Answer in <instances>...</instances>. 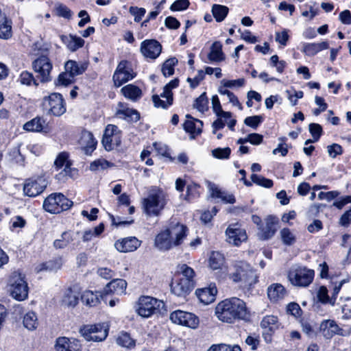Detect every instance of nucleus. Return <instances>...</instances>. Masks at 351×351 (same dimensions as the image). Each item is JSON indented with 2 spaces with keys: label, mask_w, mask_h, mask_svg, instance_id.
Wrapping results in <instances>:
<instances>
[{
  "label": "nucleus",
  "mask_w": 351,
  "mask_h": 351,
  "mask_svg": "<svg viewBox=\"0 0 351 351\" xmlns=\"http://www.w3.org/2000/svg\"><path fill=\"white\" fill-rule=\"evenodd\" d=\"M215 315L219 321L227 324L247 320L250 317L245 302L236 297L219 302L215 306Z\"/></svg>",
  "instance_id": "f257e3e1"
},
{
  "label": "nucleus",
  "mask_w": 351,
  "mask_h": 351,
  "mask_svg": "<svg viewBox=\"0 0 351 351\" xmlns=\"http://www.w3.org/2000/svg\"><path fill=\"white\" fill-rule=\"evenodd\" d=\"M229 278L234 282H241L243 287H248L257 282V276L251 266L245 262H239L234 265V271Z\"/></svg>",
  "instance_id": "f03ea898"
},
{
  "label": "nucleus",
  "mask_w": 351,
  "mask_h": 351,
  "mask_svg": "<svg viewBox=\"0 0 351 351\" xmlns=\"http://www.w3.org/2000/svg\"><path fill=\"white\" fill-rule=\"evenodd\" d=\"M166 204L165 196L162 191L152 190L142 202L144 213L148 216H158Z\"/></svg>",
  "instance_id": "7ed1b4c3"
},
{
  "label": "nucleus",
  "mask_w": 351,
  "mask_h": 351,
  "mask_svg": "<svg viewBox=\"0 0 351 351\" xmlns=\"http://www.w3.org/2000/svg\"><path fill=\"white\" fill-rule=\"evenodd\" d=\"M8 291L18 301H23L28 297V285L25 276L18 271L13 272L8 280Z\"/></svg>",
  "instance_id": "20e7f679"
},
{
  "label": "nucleus",
  "mask_w": 351,
  "mask_h": 351,
  "mask_svg": "<svg viewBox=\"0 0 351 351\" xmlns=\"http://www.w3.org/2000/svg\"><path fill=\"white\" fill-rule=\"evenodd\" d=\"M164 306L162 300L147 295L141 296L135 305V311L138 315L143 318H149L159 312Z\"/></svg>",
  "instance_id": "39448f33"
},
{
  "label": "nucleus",
  "mask_w": 351,
  "mask_h": 351,
  "mask_svg": "<svg viewBox=\"0 0 351 351\" xmlns=\"http://www.w3.org/2000/svg\"><path fill=\"white\" fill-rule=\"evenodd\" d=\"M314 270L306 267H292L288 274L290 282L295 287H306L312 282L314 278Z\"/></svg>",
  "instance_id": "423d86ee"
},
{
  "label": "nucleus",
  "mask_w": 351,
  "mask_h": 351,
  "mask_svg": "<svg viewBox=\"0 0 351 351\" xmlns=\"http://www.w3.org/2000/svg\"><path fill=\"white\" fill-rule=\"evenodd\" d=\"M73 202L62 193H53L49 195L44 201L43 207L49 213H60L69 209Z\"/></svg>",
  "instance_id": "0eeeda50"
},
{
  "label": "nucleus",
  "mask_w": 351,
  "mask_h": 351,
  "mask_svg": "<svg viewBox=\"0 0 351 351\" xmlns=\"http://www.w3.org/2000/svg\"><path fill=\"white\" fill-rule=\"evenodd\" d=\"M136 76L131 63L126 60L121 61L113 74L112 80L116 87H120L123 84L132 80Z\"/></svg>",
  "instance_id": "6e6552de"
},
{
  "label": "nucleus",
  "mask_w": 351,
  "mask_h": 351,
  "mask_svg": "<svg viewBox=\"0 0 351 351\" xmlns=\"http://www.w3.org/2000/svg\"><path fill=\"white\" fill-rule=\"evenodd\" d=\"M32 68L37 74L36 77L43 83L51 81V71L53 66L49 58L42 56L32 62Z\"/></svg>",
  "instance_id": "1a4fd4ad"
},
{
  "label": "nucleus",
  "mask_w": 351,
  "mask_h": 351,
  "mask_svg": "<svg viewBox=\"0 0 351 351\" xmlns=\"http://www.w3.org/2000/svg\"><path fill=\"white\" fill-rule=\"evenodd\" d=\"M43 106L54 116H61L66 112L65 102L59 93H52L44 98Z\"/></svg>",
  "instance_id": "9d476101"
},
{
  "label": "nucleus",
  "mask_w": 351,
  "mask_h": 351,
  "mask_svg": "<svg viewBox=\"0 0 351 351\" xmlns=\"http://www.w3.org/2000/svg\"><path fill=\"white\" fill-rule=\"evenodd\" d=\"M80 334L87 341H101L108 335V329L103 324L84 326L80 330Z\"/></svg>",
  "instance_id": "9b49d317"
},
{
  "label": "nucleus",
  "mask_w": 351,
  "mask_h": 351,
  "mask_svg": "<svg viewBox=\"0 0 351 351\" xmlns=\"http://www.w3.org/2000/svg\"><path fill=\"white\" fill-rule=\"evenodd\" d=\"M121 141V132L117 126L112 124L108 125L101 141L105 149L107 151L114 149L120 145Z\"/></svg>",
  "instance_id": "f8f14e48"
},
{
  "label": "nucleus",
  "mask_w": 351,
  "mask_h": 351,
  "mask_svg": "<svg viewBox=\"0 0 351 351\" xmlns=\"http://www.w3.org/2000/svg\"><path fill=\"white\" fill-rule=\"evenodd\" d=\"M172 322L191 328H196L199 325V319L194 314L180 310L172 312L169 317Z\"/></svg>",
  "instance_id": "ddd939ff"
},
{
  "label": "nucleus",
  "mask_w": 351,
  "mask_h": 351,
  "mask_svg": "<svg viewBox=\"0 0 351 351\" xmlns=\"http://www.w3.org/2000/svg\"><path fill=\"white\" fill-rule=\"evenodd\" d=\"M280 323L278 318L274 315H266L261 322V327L263 329V337L267 343L272 341V336L280 328Z\"/></svg>",
  "instance_id": "4468645a"
},
{
  "label": "nucleus",
  "mask_w": 351,
  "mask_h": 351,
  "mask_svg": "<svg viewBox=\"0 0 351 351\" xmlns=\"http://www.w3.org/2000/svg\"><path fill=\"white\" fill-rule=\"evenodd\" d=\"M166 230L169 233L175 247L182 243L188 232L187 227L175 219L170 221Z\"/></svg>",
  "instance_id": "2eb2a0df"
},
{
  "label": "nucleus",
  "mask_w": 351,
  "mask_h": 351,
  "mask_svg": "<svg viewBox=\"0 0 351 351\" xmlns=\"http://www.w3.org/2000/svg\"><path fill=\"white\" fill-rule=\"evenodd\" d=\"M47 186V181L44 177L30 178L25 180L23 191L27 196L36 197L43 193Z\"/></svg>",
  "instance_id": "dca6fc26"
},
{
  "label": "nucleus",
  "mask_w": 351,
  "mask_h": 351,
  "mask_svg": "<svg viewBox=\"0 0 351 351\" xmlns=\"http://www.w3.org/2000/svg\"><path fill=\"white\" fill-rule=\"evenodd\" d=\"M227 241L234 245L238 246L247 240L245 230L238 223L229 225L226 230Z\"/></svg>",
  "instance_id": "f3484780"
},
{
  "label": "nucleus",
  "mask_w": 351,
  "mask_h": 351,
  "mask_svg": "<svg viewBox=\"0 0 351 351\" xmlns=\"http://www.w3.org/2000/svg\"><path fill=\"white\" fill-rule=\"evenodd\" d=\"M195 287V284L191 282L189 280H183L176 276L171 282V292L181 298H185L189 295Z\"/></svg>",
  "instance_id": "a211bd4d"
},
{
  "label": "nucleus",
  "mask_w": 351,
  "mask_h": 351,
  "mask_svg": "<svg viewBox=\"0 0 351 351\" xmlns=\"http://www.w3.org/2000/svg\"><path fill=\"white\" fill-rule=\"evenodd\" d=\"M162 46L156 40H145L141 43L142 54L151 59H156L161 53Z\"/></svg>",
  "instance_id": "6ab92c4d"
},
{
  "label": "nucleus",
  "mask_w": 351,
  "mask_h": 351,
  "mask_svg": "<svg viewBox=\"0 0 351 351\" xmlns=\"http://www.w3.org/2000/svg\"><path fill=\"white\" fill-rule=\"evenodd\" d=\"M81 348L77 339L65 337H58L55 345L56 351H81Z\"/></svg>",
  "instance_id": "aec40b11"
},
{
  "label": "nucleus",
  "mask_w": 351,
  "mask_h": 351,
  "mask_svg": "<svg viewBox=\"0 0 351 351\" xmlns=\"http://www.w3.org/2000/svg\"><path fill=\"white\" fill-rule=\"evenodd\" d=\"M319 331L326 339H331L335 335H340L342 329L332 319H325L319 325Z\"/></svg>",
  "instance_id": "412c9836"
},
{
  "label": "nucleus",
  "mask_w": 351,
  "mask_h": 351,
  "mask_svg": "<svg viewBox=\"0 0 351 351\" xmlns=\"http://www.w3.org/2000/svg\"><path fill=\"white\" fill-rule=\"evenodd\" d=\"M141 245V241L134 237H130L118 240L114 243L115 248L120 252L135 251Z\"/></svg>",
  "instance_id": "4be33fe9"
},
{
  "label": "nucleus",
  "mask_w": 351,
  "mask_h": 351,
  "mask_svg": "<svg viewBox=\"0 0 351 351\" xmlns=\"http://www.w3.org/2000/svg\"><path fill=\"white\" fill-rule=\"evenodd\" d=\"M276 230V219L268 216L265 219V226L262 225L258 228V236L263 240L269 239L274 235Z\"/></svg>",
  "instance_id": "5701e85b"
},
{
  "label": "nucleus",
  "mask_w": 351,
  "mask_h": 351,
  "mask_svg": "<svg viewBox=\"0 0 351 351\" xmlns=\"http://www.w3.org/2000/svg\"><path fill=\"white\" fill-rule=\"evenodd\" d=\"M116 114L119 117L131 122H136L140 119V114L137 110L127 107L125 104L121 102L118 104Z\"/></svg>",
  "instance_id": "b1692460"
},
{
  "label": "nucleus",
  "mask_w": 351,
  "mask_h": 351,
  "mask_svg": "<svg viewBox=\"0 0 351 351\" xmlns=\"http://www.w3.org/2000/svg\"><path fill=\"white\" fill-rule=\"evenodd\" d=\"M217 290L215 286H210L195 291V295L200 302L204 304H209L215 300Z\"/></svg>",
  "instance_id": "393cba45"
},
{
  "label": "nucleus",
  "mask_w": 351,
  "mask_h": 351,
  "mask_svg": "<svg viewBox=\"0 0 351 351\" xmlns=\"http://www.w3.org/2000/svg\"><path fill=\"white\" fill-rule=\"evenodd\" d=\"M79 143L86 154H90L96 148L97 141L88 131L82 132Z\"/></svg>",
  "instance_id": "a878e982"
},
{
  "label": "nucleus",
  "mask_w": 351,
  "mask_h": 351,
  "mask_svg": "<svg viewBox=\"0 0 351 351\" xmlns=\"http://www.w3.org/2000/svg\"><path fill=\"white\" fill-rule=\"evenodd\" d=\"M154 245L160 250H169L175 247L166 229L156 235Z\"/></svg>",
  "instance_id": "bb28decb"
},
{
  "label": "nucleus",
  "mask_w": 351,
  "mask_h": 351,
  "mask_svg": "<svg viewBox=\"0 0 351 351\" xmlns=\"http://www.w3.org/2000/svg\"><path fill=\"white\" fill-rule=\"evenodd\" d=\"M186 120L183 124L184 130L190 133L193 138L202 132L203 123L199 119H193L191 115L186 114Z\"/></svg>",
  "instance_id": "cd10ccee"
},
{
  "label": "nucleus",
  "mask_w": 351,
  "mask_h": 351,
  "mask_svg": "<svg viewBox=\"0 0 351 351\" xmlns=\"http://www.w3.org/2000/svg\"><path fill=\"white\" fill-rule=\"evenodd\" d=\"M88 62L86 61L76 62L75 60H68L64 64L65 71L71 73L74 77L82 75L87 69Z\"/></svg>",
  "instance_id": "c85d7f7f"
},
{
  "label": "nucleus",
  "mask_w": 351,
  "mask_h": 351,
  "mask_svg": "<svg viewBox=\"0 0 351 351\" xmlns=\"http://www.w3.org/2000/svg\"><path fill=\"white\" fill-rule=\"evenodd\" d=\"M267 295L272 302H278L282 300L287 295L285 287L279 283H274L267 288Z\"/></svg>",
  "instance_id": "c756f323"
},
{
  "label": "nucleus",
  "mask_w": 351,
  "mask_h": 351,
  "mask_svg": "<svg viewBox=\"0 0 351 351\" xmlns=\"http://www.w3.org/2000/svg\"><path fill=\"white\" fill-rule=\"evenodd\" d=\"M79 293L71 288L67 289L61 300V305L67 308H74L78 303Z\"/></svg>",
  "instance_id": "7c9ffc66"
},
{
  "label": "nucleus",
  "mask_w": 351,
  "mask_h": 351,
  "mask_svg": "<svg viewBox=\"0 0 351 351\" xmlns=\"http://www.w3.org/2000/svg\"><path fill=\"white\" fill-rule=\"evenodd\" d=\"M121 94L132 101H136L142 97L141 89L136 85L130 84L124 86L121 89Z\"/></svg>",
  "instance_id": "2f4dec72"
},
{
  "label": "nucleus",
  "mask_w": 351,
  "mask_h": 351,
  "mask_svg": "<svg viewBox=\"0 0 351 351\" xmlns=\"http://www.w3.org/2000/svg\"><path fill=\"white\" fill-rule=\"evenodd\" d=\"M12 36V21L0 10V38L8 40Z\"/></svg>",
  "instance_id": "473e14b6"
},
{
  "label": "nucleus",
  "mask_w": 351,
  "mask_h": 351,
  "mask_svg": "<svg viewBox=\"0 0 351 351\" xmlns=\"http://www.w3.org/2000/svg\"><path fill=\"white\" fill-rule=\"evenodd\" d=\"M79 232L74 233L71 231H65L62 233L60 238L53 241V247L57 249H64L71 243L75 239V235Z\"/></svg>",
  "instance_id": "72a5a7b5"
},
{
  "label": "nucleus",
  "mask_w": 351,
  "mask_h": 351,
  "mask_svg": "<svg viewBox=\"0 0 351 351\" xmlns=\"http://www.w3.org/2000/svg\"><path fill=\"white\" fill-rule=\"evenodd\" d=\"M56 168H62L64 169L57 176L58 179L68 175V173L71 171L69 162L68 161V154L65 152L60 154L56 158L54 162Z\"/></svg>",
  "instance_id": "f704fd0d"
},
{
  "label": "nucleus",
  "mask_w": 351,
  "mask_h": 351,
  "mask_svg": "<svg viewBox=\"0 0 351 351\" xmlns=\"http://www.w3.org/2000/svg\"><path fill=\"white\" fill-rule=\"evenodd\" d=\"M329 47L328 42L324 41L319 43H304L302 51L308 56H315L322 50Z\"/></svg>",
  "instance_id": "c9c22d12"
},
{
  "label": "nucleus",
  "mask_w": 351,
  "mask_h": 351,
  "mask_svg": "<svg viewBox=\"0 0 351 351\" xmlns=\"http://www.w3.org/2000/svg\"><path fill=\"white\" fill-rule=\"evenodd\" d=\"M61 39L71 51L77 50L84 45V40L82 38L72 35L62 36Z\"/></svg>",
  "instance_id": "e433bc0d"
},
{
  "label": "nucleus",
  "mask_w": 351,
  "mask_h": 351,
  "mask_svg": "<svg viewBox=\"0 0 351 351\" xmlns=\"http://www.w3.org/2000/svg\"><path fill=\"white\" fill-rule=\"evenodd\" d=\"M101 296L100 292L96 291L94 293L92 291L86 290L82 293L81 300L87 306H95L99 303Z\"/></svg>",
  "instance_id": "4c0bfd02"
},
{
  "label": "nucleus",
  "mask_w": 351,
  "mask_h": 351,
  "mask_svg": "<svg viewBox=\"0 0 351 351\" xmlns=\"http://www.w3.org/2000/svg\"><path fill=\"white\" fill-rule=\"evenodd\" d=\"M208 58L211 62H221L225 60V55L222 51V45L219 41L213 43Z\"/></svg>",
  "instance_id": "58836bf2"
},
{
  "label": "nucleus",
  "mask_w": 351,
  "mask_h": 351,
  "mask_svg": "<svg viewBox=\"0 0 351 351\" xmlns=\"http://www.w3.org/2000/svg\"><path fill=\"white\" fill-rule=\"evenodd\" d=\"M23 324L28 330H35L39 325L36 313L34 311L26 313L23 318Z\"/></svg>",
  "instance_id": "ea45409f"
},
{
  "label": "nucleus",
  "mask_w": 351,
  "mask_h": 351,
  "mask_svg": "<svg viewBox=\"0 0 351 351\" xmlns=\"http://www.w3.org/2000/svg\"><path fill=\"white\" fill-rule=\"evenodd\" d=\"M23 128L29 132H46L45 121L40 117H36L25 123Z\"/></svg>",
  "instance_id": "a19ab883"
},
{
  "label": "nucleus",
  "mask_w": 351,
  "mask_h": 351,
  "mask_svg": "<svg viewBox=\"0 0 351 351\" xmlns=\"http://www.w3.org/2000/svg\"><path fill=\"white\" fill-rule=\"evenodd\" d=\"M213 110L217 117H223L225 120L231 118L232 114L230 112H225L222 110L219 99L217 95H213L211 99Z\"/></svg>",
  "instance_id": "79ce46f5"
},
{
  "label": "nucleus",
  "mask_w": 351,
  "mask_h": 351,
  "mask_svg": "<svg viewBox=\"0 0 351 351\" xmlns=\"http://www.w3.org/2000/svg\"><path fill=\"white\" fill-rule=\"evenodd\" d=\"M209 266L213 269H220L224 263V257L222 254L219 252H211L209 260Z\"/></svg>",
  "instance_id": "37998d69"
},
{
  "label": "nucleus",
  "mask_w": 351,
  "mask_h": 351,
  "mask_svg": "<svg viewBox=\"0 0 351 351\" xmlns=\"http://www.w3.org/2000/svg\"><path fill=\"white\" fill-rule=\"evenodd\" d=\"M178 275H182L181 278L183 280H189L191 282L195 284V271L193 268L189 267L186 264H182L178 265Z\"/></svg>",
  "instance_id": "c03bdc74"
},
{
  "label": "nucleus",
  "mask_w": 351,
  "mask_h": 351,
  "mask_svg": "<svg viewBox=\"0 0 351 351\" xmlns=\"http://www.w3.org/2000/svg\"><path fill=\"white\" fill-rule=\"evenodd\" d=\"M126 287L127 282L125 280L123 279H116L112 280L107 285L104 291L107 293L108 290L109 289L110 291H112V288L114 291H115L117 293H121L125 291Z\"/></svg>",
  "instance_id": "a18cd8bd"
},
{
  "label": "nucleus",
  "mask_w": 351,
  "mask_h": 351,
  "mask_svg": "<svg viewBox=\"0 0 351 351\" xmlns=\"http://www.w3.org/2000/svg\"><path fill=\"white\" fill-rule=\"evenodd\" d=\"M228 7L222 5L215 4L212 8L213 15L217 22H221L225 19L228 13Z\"/></svg>",
  "instance_id": "49530a36"
},
{
  "label": "nucleus",
  "mask_w": 351,
  "mask_h": 351,
  "mask_svg": "<svg viewBox=\"0 0 351 351\" xmlns=\"http://www.w3.org/2000/svg\"><path fill=\"white\" fill-rule=\"evenodd\" d=\"M112 162H108L104 158H99L94 160L90 164V170L92 171H97L99 170H105L108 168L113 167Z\"/></svg>",
  "instance_id": "de8ad7c7"
},
{
  "label": "nucleus",
  "mask_w": 351,
  "mask_h": 351,
  "mask_svg": "<svg viewBox=\"0 0 351 351\" xmlns=\"http://www.w3.org/2000/svg\"><path fill=\"white\" fill-rule=\"evenodd\" d=\"M19 81L23 85L31 86L34 85L35 86H38V82L34 77L33 74L28 71H23L19 78Z\"/></svg>",
  "instance_id": "09e8293b"
},
{
  "label": "nucleus",
  "mask_w": 351,
  "mask_h": 351,
  "mask_svg": "<svg viewBox=\"0 0 351 351\" xmlns=\"http://www.w3.org/2000/svg\"><path fill=\"white\" fill-rule=\"evenodd\" d=\"M179 81L177 79L171 80L163 88V91L160 93L161 97H167L169 99V104H172L173 101L172 88H176L178 86Z\"/></svg>",
  "instance_id": "8fccbe9b"
},
{
  "label": "nucleus",
  "mask_w": 351,
  "mask_h": 351,
  "mask_svg": "<svg viewBox=\"0 0 351 351\" xmlns=\"http://www.w3.org/2000/svg\"><path fill=\"white\" fill-rule=\"evenodd\" d=\"M62 264V259L57 258L56 260L50 261L40 265L39 267L37 269L38 271L43 270L54 271L59 269L61 267Z\"/></svg>",
  "instance_id": "3c124183"
},
{
  "label": "nucleus",
  "mask_w": 351,
  "mask_h": 351,
  "mask_svg": "<svg viewBox=\"0 0 351 351\" xmlns=\"http://www.w3.org/2000/svg\"><path fill=\"white\" fill-rule=\"evenodd\" d=\"M117 343L119 346L127 348H132L135 346L134 340L126 332L121 333L119 335L117 339Z\"/></svg>",
  "instance_id": "603ef678"
},
{
  "label": "nucleus",
  "mask_w": 351,
  "mask_h": 351,
  "mask_svg": "<svg viewBox=\"0 0 351 351\" xmlns=\"http://www.w3.org/2000/svg\"><path fill=\"white\" fill-rule=\"evenodd\" d=\"M74 82V77L65 71L61 73L58 79L55 81L56 86H66Z\"/></svg>",
  "instance_id": "864d4df0"
},
{
  "label": "nucleus",
  "mask_w": 351,
  "mask_h": 351,
  "mask_svg": "<svg viewBox=\"0 0 351 351\" xmlns=\"http://www.w3.org/2000/svg\"><path fill=\"white\" fill-rule=\"evenodd\" d=\"M208 100L206 97V93H203L199 97H197L194 104L193 107L198 111L204 112L208 108Z\"/></svg>",
  "instance_id": "5fc2aeb1"
},
{
  "label": "nucleus",
  "mask_w": 351,
  "mask_h": 351,
  "mask_svg": "<svg viewBox=\"0 0 351 351\" xmlns=\"http://www.w3.org/2000/svg\"><path fill=\"white\" fill-rule=\"evenodd\" d=\"M178 63L176 58H171L167 60L162 67V72L165 76H170L173 74L174 66Z\"/></svg>",
  "instance_id": "6e6d98bb"
},
{
  "label": "nucleus",
  "mask_w": 351,
  "mask_h": 351,
  "mask_svg": "<svg viewBox=\"0 0 351 351\" xmlns=\"http://www.w3.org/2000/svg\"><path fill=\"white\" fill-rule=\"evenodd\" d=\"M251 180L254 184L265 188L269 189L273 186V181L271 180L265 178L261 175L252 174Z\"/></svg>",
  "instance_id": "4d7b16f0"
},
{
  "label": "nucleus",
  "mask_w": 351,
  "mask_h": 351,
  "mask_svg": "<svg viewBox=\"0 0 351 351\" xmlns=\"http://www.w3.org/2000/svg\"><path fill=\"white\" fill-rule=\"evenodd\" d=\"M280 236L283 243L287 245H291L295 242V236L289 228L282 229Z\"/></svg>",
  "instance_id": "13d9d810"
},
{
  "label": "nucleus",
  "mask_w": 351,
  "mask_h": 351,
  "mask_svg": "<svg viewBox=\"0 0 351 351\" xmlns=\"http://www.w3.org/2000/svg\"><path fill=\"white\" fill-rule=\"evenodd\" d=\"M152 101L154 106L156 108H167L171 104H169V99L167 97H161L160 95H154L152 96Z\"/></svg>",
  "instance_id": "bf43d9fd"
},
{
  "label": "nucleus",
  "mask_w": 351,
  "mask_h": 351,
  "mask_svg": "<svg viewBox=\"0 0 351 351\" xmlns=\"http://www.w3.org/2000/svg\"><path fill=\"white\" fill-rule=\"evenodd\" d=\"M346 282L347 280L346 279L341 280L338 282H331V283L333 285L332 296L330 298L331 305L333 306L335 304L336 299L339 293V291L341 290L343 285Z\"/></svg>",
  "instance_id": "052dcab7"
},
{
  "label": "nucleus",
  "mask_w": 351,
  "mask_h": 351,
  "mask_svg": "<svg viewBox=\"0 0 351 351\" xmlns=\"http://www.w3.org/2000/svg\"><path fill=\"white\" fill-rule=\"evenodd\" d=\"M208 351H241L238 346H231L227 344L213 345Z\"/></svg>",
  "instance_id": "680f3d73"
},
{
  "label": "nucleus",
  "mask_w": 351,
  "mask_h": 351,
  "mask_svg": "<svg viewBox=\"0 0 351 351\" xmlns=\"http://www.w3.org/2000/svg\"><path fill=\"white\" fill-rule=\"evenodd\" d=\"M153 147L158 155L167 157L171 161L174 160L175 158L169 156L168 152V147L166 145L161 143H153Z\"/></svg>",
  "instance_id": "e2e57ef3"
},
{
  "label": "nucleus",
  "mask_w": 351,
  "mask_h": 351,
  "mask_svg": "<svg viewBox=\"0 0 351 351\" xmlns=\"http://www.w3.org/2000/svg\"><path fill=\"white\" fill-rule=\"evenodd\" d=\"M199 189V185L193 183L189 184L186 187V195L185 199L188 201L191 200L193 198L198 197L199 193L198 189Z\"/></svg>",
  "instance_id": "0e129e2a"
},
{
  "label": "nucleus",
  "mask_w": 351,
  "mask_h": 351,
  "mask_svg": "<svg viewBox=\"0 0 351 351\" xmlns=\"http://www.w3.org/2000/svg\"><path fill=\"white\" fill-rule=\"evenodd\" d=\"M263 120V117L260 115L247 117L245 119L244 123L249 127L256 129Z\"/></svg>",
  "instance_id": "69168bd1"
},
{
  "label": "nucleus",
  "mask_w": 351,
  "mask_h": 351,
  "mask_svg": "<svg viewBox=\"0 0 351 351\" xmlns=\"http://www.w3.org/2000/svg\"><path fill=\"white\" fill-rule=\"evenodd\" d=\"M231 150L229 147L226 148H217L212 151L213 156L219 159L228 158Z\"/></svg>",
  "instance_id": "338daca9"
},
{
  "label": "nucleus",
  "mask_w": 351,
  "mask_h": 351,
  "mask_svg": "<svg viewBox=\"0 0 351 351\" xmlns=\"http://www.w3.org/2000/svg\"><path fill=\"white\" fill-rule=\"evenodd\" d=\"M343 302L341 306L342 317L343 319H350L351 318V298H346Z\"/></svg>",
  "instance_id": "774afa93"
}]
</instances>
